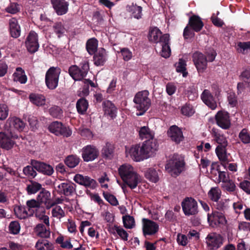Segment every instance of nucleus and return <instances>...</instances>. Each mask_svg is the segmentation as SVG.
<instances>
[{
  "label": "nucleus",
  "instance_id": "1",
  "mask_svg": "<svg viewBox=\"0 0 250 250\" xmlns=\"http://www.w3.org/2000/svg\"><path fill=\"white\" fill-rule=\"evenodd\" d=\"M156 151V145L149 141L132 146L129 149V154L132 159L140 161L149 157Z\"/></svg>",
  "mask_w": 250,
  "mask_h": 250
},
{
  "label": "nucleus",
  "instance_id": "2",
  "mask_svg": "<svg viewBox=\"0 0 250 250\" xmlns=\"http://www.w3.org/2000/svg\"><path fill=\"white\" fill-rule=\"evenodd\" d=\"M118 173L124 183L130 189L137 188L140 182V177L129 164H124L118 168Z\"/></svg>",
  "mask_w": 250,
  "mask_h": 250
},
{
  "label": "nucleus",
  "instance_id": "3",
  "mask_svg": "<svg viewBox=\"0 0 250 250\" xmlns=\"http://www.w3.org/2000/svg\"><path fill=\"white\" fill-rule=\"evenodd\" d=\"M185 166L184 158L177 153H174L167 161L165 168L171 176L176 177L184 170Z\"/></svg>",
  "mask_w": 250,
  "mask_h": 250
},
{
  "label": "nucleus",
  "instance_id": "4",
  "mask_svg": "<svg viewBox=\"0 0 250 250\" xmlns=\"http://www.w3.org/2000/svg\"><path fill=\"white\" fill-rule=\"evenodd\" d=\"M149 95V92L147 90L139 92L135 95L133 102L136 104V108L140 111L138 115H143L150 107L151 102Z\"/></svg>",
  "mask_w": 250,
  "mask_h": 250
},
{
  "label": "nucleus",
  "instance_id": "5",
  "mask_svg": "<svg viewBox=\"0 0 250 250\" xmlns=\"http://www.w3.org/2000/svg\"><path fill=\"white\" fill-rule=\"evenodd\" d=\"M61 69L58 66H51L46 71L45 82L47 87L49 89H54L58 86V82Z\"/></svg>",
  "mask_w": 250,
  "mask_h": 250
},
{
  "label": "nucleus",
  "instance_id": "6",
  "mask_svg": "<svg viewBox=\"0 0 250 250\" xmlns=\"http://www.w3.org/2000/svg\"><path fill=\"white\" fill-rule=\"evenodd\" d=\"M181 205L182 210L186 216L195 215L199 212L197 202L192 197H186Z\"/></svg>",
  "mask_w": 250,
  "mask_h": 250
},
{
  "label": "nucleus",
  "instance_id": "7",
  "mask_svg": "<svg viewBox=\"0 0 250 250\" xmlns=\"http://www.w3.org/2000/svg\"><path fill=\"white\" fill-rule=\"evenodd\" d=\"M213 119H210V121ZM216 124L223 129H228L231 127L230 114L225 110H220L215 114L214 119Z\"/></svg>",
  "mask_w": 250,
  "mask_h": 250
},
{
  "label": "nucleus",
  "instance_id": "8",
  "mask_svg": "<svg viewBox=\"0 0 250 250\" xmlns=\"http://www.w3.org/2000/svg\"><path fill=\"white\" fill-rule=\"evenodd\" d=\"M48 129L56 136L69 137L72 134V131L69 127L64 126L58 121H53L48 126Z\"/></svg>",
  "mask_w": 250,
  "mask_h": 250
},
{
  "label": "nucleus",
  "instance_id": "9",
  "mask_svg": "<svg viewBox=\"0 0 250 250\" xmlns=\"http://www.w3.org/2000/svg\"><path fill=\"white\" fill-rule=\"evenodd\" d=\"M43 200L36 201L32 199V216L35 214L36 218L42 220L43 223L49 225V218L45 214V207L42 205Z\"/></svg>",
  "mask_w": 250,
  "mask_h": 250
},
{
  "label": "nucleus",
  "instance_id": "10",
  "mask_svg": "<svg viewBox=\"0 0 250 250\" xmlns=\"http://www.w3.org/2000/svg\"><path fill=\"white\" fill-rule=\"evenodd\" d=\"M224 238L221 234L215 232H211L208 234L206 237L207 247L210 250H215L219 249L223 245Z\"/></svg>",
  "mask_w": 250,
  "mask_h": 250
},
{
  "label": "nucleus",
  "instance_id": "11",
  "mask_svg": "<svg viewBox=\"0 0 250 250\" xmlns=\"http://www.w3.org/2000/svg\"><path fill=\"white\" fill-rule=\"evenodd\" d=\"M5 127L11 134L13 132H21L23 131L25 127V124L20 118L12 116L10 117L7 120Z\"/></svg>",
  "mask_w": 250,
  "mask_h": 250
},
{
  "label": "nucleus",
  "instance_id": "12",
  "mask_svg": "<svg viewBox=\"0 0 250 250\" xmlns=\"http://www.w3.org/2000/svg\"><path fill=\"white\" fill-rule=\"evenodd\" d=\"M142 231L144 236L154 235L159 231V224L148 219H142Z\"/></svg>",
  "mask_w": 250,
  "mask_h": 250
},
{
  "label": "nucleus",
  "instance_id": "13",
  "mask_svg": "<svg viewBox=\"0 0 250 250\" xmlns=\"http://www.w3.org/2000/svg\"><path fill=\"white\" fill-rule=\"evenodd\" d=\"M192 59L199 73H202L207 69L208 60L203 53L199 51L195 52L192 55Z\"/></svg>",
  "mask_w": 250,
  "mask_h": 250
},
{
  "label": "nucleus",
  "instance_id": "14",
  "mask_svg": "<svg viewBox=\"0 0 250 250\" xmlns=\"http://www.w3.org/2000/svg\"><path fill=\"white\" fill-rule=\"evenodd\" d=\"M35 169L38 172L44 174L50 175L53 174L54 170L52 166L44 162L32 160V178L37 175V172L34 170Z\"/></svg>",
  "mask_w": 250,
  "mask_h": 250
},
{
  "label": "nucleus",
  "instance_id": "15",
  "mask_svg": "<svg viewBox=\"0 0 250 250\" xmlns=\"http://www.w3.org/2000/svg\"><path fill=\"white\" fill-rule=\"evenodd\" d=\"M99 156V150L94 146L87 145L82 148V157L85 162L92 161Z\"/></svg>",
  "mask_w": 250,
  "mask_h": 250
},
{
  "label": "nucleus",
  "instance_id": "16",
  "mask_svg": "<svg viewBox=\"0 0 250 250\" xmlns=\"http://www.w3.org/2000/svg\"><path fill=\"white\" fill-rule=\"evenodd\" d=\"M76 187L77 185L75 183L66 181L58 185L57 192L60 195L63 194L66 196H71L76 193Z\"/></svg>",
  "mask_w": 250,
  "mask_h": 250
},
{
  "label": "nucleus",
  "instance_id": "17",
  "mask_svg": "<svg viewBox=\"0 0 250 250\" xmlns=\"http://www.w3.org/2000/svg\"><path fill=\"white\" fill-rule=\"evenodd\" d=\"M167 135L171 141L179 145L184 139V137L181 129L176 125L170 126L167 131Z\"/></svg>",
  "mask_w": 250,
  "mask_h": 250
},
{
  "label": "nucleus",
  "instance_id": "18",
  "mask_svg": "<svg viewBox=\"0 0 250 250\" xmlns=\"http://www.w3.org/2000/svg\"><path fill=\"white\" fill-rule=\"evenodd\" d=\"M162 47L160 55L165 59L168 58L171 54L170 35L164 34L160 37V43Z\"/></svg>",
  "mask_w": 250,
  "mask_h": 250
},
{
  "label": "nucleus",
  "instance_id": "19",
  "mask_svg": "<svg viewBox=\"0 0 250 250\" xmlns=\"http://www.w3.org/2000/svg\"><path fill=\"white\" fill-rule=\"evenodd\" d=\"M73 180L79 184L85 186L86 188L95 189L98 185L97 182L95 180L88 176H83L80 174H76Z\"/></svg>",
  "mask_w": 250,
  "mask_h": 250
},
{
  "label": "nucleus",
  "instance_id": "20",
  "mask_svg": "<svg viewBox=\"0 0 250 250\" xmlns=\"http://www.w3.org/2000/svg\"><path fill=\"white\" fill-rule=\"evenodd\" d=\"M17 135H12L10 133L8 135L3 132H0V146L6 150H9L12 148L14 144V139L17 138Z\"/></svg>",
  "mask_w": 250,
  "mask_h": 250
},
{
  "label": "nucleus",
  "instance_id": "21",
  "mask_svg": "<svg viewBox=\"0 0 250 250\" xmlns=\"http://www.w3.org/2000/svg\"><path fill=\"white\" fill-rule=\"evenodd\" d=\"M208 221L213 227L227 223V220L224 214L218 211L213 212L211 215L208 214Z\"/></svg>",
  "mask_w": 250,
  "mask_h": 250
},
{
  "label": "nucleus",
  "instance_id": "22",
  "mask_svg": "<svg viewBox=\"0 0 250 250\" xmlns=\"http://www.w3.org/2000/svg\"><path fill=\"white\" fill-rule=\"evenodd\" d=\"M27 207L16 206L14 208V213L16 216L19 219H25L31 215L28 211L31 208V200L26 202Z\"/></svg>",
  "mask_w": 250,
  "mask_h": 250
},
{
  "label": "nucleus",
  "instance_id": "23",
  "mask_svg": "<svg viewBox=\"0 0 250 250\" xmlns=\"http://www.w3.org/2000/svg\"><path fill=\"white\" fill-rule=\"evenodd\" d=\"M139 136L142 140L146 139L147 140L143 143H146L148 141L150 142H154L156 145V150L158 149L159 145L156 139L154 138L153 132L150 130L148 126H144L140 128L139 130Z\"/></svg>",
  "mask_w": 250,
  "mask_h": 250
},
{
  "label": "nucleus",
  "instance_id": "24",
  "mask_svg": "<svg viewBox=\"0 0 250 250\" xmlns=\"http://www.w3.org/2000/svg\"><path fill=\"white\" fill-rule=\"evenodd\" d=\"M51 2L58 15H63L68 12L69 2L65 0H51Z\"/></svg>",
  "mask_w": 250,
  "mask_h": 250
},
{
  "label": "nucleus",
  "instance_id": "25",
  "mask_svg": "<svg viewBox=\"0 0 250 250\" xmlns=\"http://www.w3.org/2000/svg\"><path fill=\"white\" fill-rule=\"evenodd\" d=\"M201 99L203 102L211 109H215L216 108V102L211 92L207 89H205L202 93Z\"/></svg>",
  "mask_w": 250,
  "mask_h": 250
},
{
  "label": "nucleus",
  "instance_id": "26",
  "mask_svg": "<svg viewBox=\"0 0 250 250\" xmlns=\"http://www.w3.org/2000/svg\"><path fill=\"white\" fill-rule=\"evenodd\" d=\"M188 25L193 31L198 32L202 30L204 24L199 16L192 15L189 18Z\"/></svg>",
  "mask_w": 250,
  "mask_h": 250
},
{
  "label": "nucleus",
  "instance_id": "27",
  "mask_svg": "<svg viewBox=\"0 0 250 250\" xmlns=\"http://www.w3.org/2000/svg\"><path fill=\"white\" fill-rule=\"evenodd\" d=\"M38 192H39V193L37 195L36 201L43 200V199L46 198L48 193L47 190L42 188L41 184L32 181V194H35Z\"/></svg>",
  "mask_w": 250,
  "mask_h": 250
},
{
  "label": "nucleus",
  "instance_id": "28",
  "mask_svg": "<svg viewBox=\"0 0 250 250\" xmlns=\"http://www.w3.org/2000/svg\"><path fill=\"white\" fill-rule=\"evenodd\" d=\"M102 105L105 114L108 115L112 119L116 117L117 108L114 104L110 101H105L103 103Z\"/></svg>",
  "mask_w": 250,
  "mask_h": 250
},
{
  "label": "nucleus",
  "instance_id": "29",
  "mask_svg": "<svg viewBox=\"0 0 250 250\" xmlns=\"http://www.w3.org/2000/svg\"><path fill=\"white\" fill-rule=\"evenodd\" d=\"M93 61L94 64L97 66L103 65L106 61V50L103 48H100L93 54Z\"/></svg>",
  "mask_w": 250,
  "mask_h": 250
},
{
  "label": "nucleus",
  "instance_id": "30",
  "mask_svg": "<svg viewBox=\"0 0 250 250\" xmlns=\"http://www.w3.org/2000/svg\"><path fill=\"white\" fill-rule=\"evenodd\" d=\"M68 74L75 81H80L84 78L79 67L77 65H72L69 67Z\"/></svg>",
  "mask_w": 250,
  "mask_h": 250
},
{
  "label": "nucleus",
  "instance_id": "31",
  "mask_svg": "<svg viewBox=\"0 0 250 250\" xmlns=\"http://www.w3.org/2000/svg\"><path fill=\"white\" fill-rule=\"evenodd\" d=\"M9 24L11 36L15 38L19 37L21 34V29L17 20L12 18L9 20Z\"/></svg>",
  "mask_w": 250,
  "mask_h": 250
},
{
  "label": "nucleus",
  "instance_id": "32",
  "mask_svg": "<svg viewBox=\"0 0 250 250\" xmlns=\"http://www.w3.org/2000/svg\"><path fill=\"white\" fill-rule=\"evenodd\" d=\"M127 9L130 13V16L139 20L142 17V7L133 3L131 5L127 6Z\"/></svg>",
  "mask_w": 250,
  "mask_h": 250
},
{
  "label": "nucleus",
  "instance_id": "33",
  "mask_svg": "<svg viewBox=\"0 0 250 250\" xmlns=\"http://www.w3.org/2000/svg\"><path fill=\"white\" fill-rule=\"evenodd\" d=\"M114 147L110 143L107 142L103 147L101 153L103 158L111 159L114 155Z\"/></svg>",
  "mask_w": 250,
  "mask_h": 250
},
{
  "label": "nucleus",
  "instance_id": "34",
  "mask_svg": "<svg viewBox=\"0 0 250 250\" xmlns=\"http://www.w3.org/2000/svg\"><path fill=\"white\" fill-rule=\"evenodd\" d=\"M98 41L96 38L88 39L86 43V49L90 55H93L98 50Z\"/></svg>",
  "mask_w": 250,
  "mask_h": 250
},
{
  "label": "nucleus",
  "instance_id": "35",
  "mask_svg": "<svg viewBox=\"0 0 250 250\" xmlns=\"http://www.w3.org/2000/svg\"><path fill=\"white\" fill-rule=\"evenodd\" d=\"M49 114L54 118L62 119L63 117L62 109L59 106L53 105L48 109Z\"/></svg>",
  "mask_w": 250,
  "mask_h": 250
},
{
  "label": "nucleus",
  "instance_id": "36",
  "mask_svg": "<svg viewBox=\"0 0 250 250\" xmlns=\"http://www.w3.org/2000/svg\"><path fill=\"white\" fill-rule=\"evenodd\" d=\"M162 32L157 27H154L149 30L148 34L149 41L154 43H160V38L162 36Z\"/></svg>",
  "mask_w": 250,
  "mask_h": 250
},
{
  "label": "nucleus",
  "instance_id": "37",
  "mask_svg": "<svg viewBox=\"0 0 250 250\" xmlns=\"http://www.w3.org/2000/svg\"><path fill=\"white\" fill-rule=\"evenodd\" d=\"M34 233L41 238H48L50 236V231L43 224H38L34 229Z\"/></svg>",
  "mask_w": 250,
  "mask_h": 250
},
{
  "label": "nucleus",
  "instance_id": "38",
  "mask_svg": "<svg viewBox=\"0 0 250 250\" xmlns=\"http://www.w3.org/2000/svg\"><path fill=\"white\" fill-rule=\"evenodd\" d=\"M76 107L77 112L81 115H83L88 109V102L84 98H81L77 101Z\"/></svg>",
  "mask_w": 250,
  "mask_h": 250
},
{
  "label": "nucleus",
  "instance_id": "39",
  "mask_svg": "<svg viewBox=\"0 0 250 250\" xmlns=\"http://www.w3.org/2000/svg\"><path fill=\"white\" fill-rule=\"evenodd\" d=\"M212 135L214 140L218 144L217 146H228V141L226 138L214 129L212 130Z\"/></svg>",
  "mask_w": 250,
  "mask_h": 250
},
{
  "label": "nucleus",
  "instance_id": "40",
  "mask_svg": "<svg viewBox=\"0 0 250 250\" xmlns=\"http://www.w3.org/2000/svg\"><path fill=\"white\" fill-rule=\"evenodd\" d=\"M13 80L19 82L21 83H25L27 81V77L24 71L21 67L16 68V72L13 75Z\"/></svg>",
  "mask_w": 250,
  "mask_h": 250
},
{
  "label": "nucleus",
  "instance_id": "41",
  "mask_svg": "<svg viewBox=\"0 0 250 250\" xmlns=\"http://www.w3.org/2000/svg\"><path fill=\"white\" fill-rule=\"evenodd\" d=\"M35 247L39 250H51L53 248L52 244L43 238L38 240Z\"/></svg>",
  "mask_w": 250,
  "mask_h": 250
},
{
  "label": "nucleus",
  "instance_id": "42",
  "mask_svg": "<svg viewBox=\"0 0 250 250\" xmlns=\"http://www.w3.org/2000/svg\"><path fill=\"white\" fill-rule=\"evenodd\" d=\"M46 99L44 95L32 93V104L37 106H43L46 104Z\"/></svg>",
  "mask_w": 250,
  "mask_h": 250
},
{
  "label": "nucleus",
  "instance_id": "43",
  "mask_svg": "<svg viewBox=\"0 0 250 250\" xmlns=\"http://www.w3.org/2000/svg\"><path fill=\"white\" fill-rule=\"evenodd\" d=\"M80 161V158L76 155H70L66 157L64 160L67 167L72 168L78 166Z\"/></svg>",
  "mask_w": 250,
  "mask_h": 250
},
{
  "label": "nucleus",
  "instance_id": "44",
  "mask_svg": "<svg viewBox=\"0 0 250 250\" xmlns=\"http://www.w3.org/2000/svg\"><path fill=\"white\" fill-rule=\"evenodd\" d=\"M145 177L154 183H156L159 179L158 172L153 168H149L146 171Z\"/></svg>",
  "mask_w": 250,
  "mask_h": 250
},
{
  "label": "nucleus",
  "instance_id": "45",
  "mask_svg": "<svg viewBox=\"0 0 250 250\" xmlns=\"http://www.w3.org/2000/svg\"><path fill=\"white\" fill-rule=\"evenodd\" d=\"M227 146H217L215 149L216 155L221 161L226 162L228 160Z\"/></svg>",
  "mask_w": 250,
  "mask_h": 250
},
{
  "label": "nucleus",
  "instance_id": "46",
  "mask_svg": "<svg viewBox=\"0 0 250 250\" xmlns=\"http://www.w3.org/2000/svg\"><path fill=\"white\" fill-rule=\"evenodd\" d=\"M239 79L241 81L247 83V86L250 91V67L248 66L243 69L241 74L239 75Z\"/></svg>",
  "mask_w": 250,
  "mask_h": 250
},
{
  "label": "nucleus",
  "instance_id": "47",
  "mask_svg": "<svg viewBox=\"0 0 250 250\" xmlns=\"http://www.w3.org/2000/svg\"><path fill=\"white\" fill-rule=\"evenodd\" d=\"M53 29L59 38L62 37L66 31L64 24L61 22H55L53 26Z\"/></svg>",
  "mask_w": 250,
  "mask_h": 250
},
{
  "label": "nucleus",
  "instance_id": "48",
  "mask_svg": "<svg viewBox=\"0 0 250 250\" xmlns=\"http://www.w3.org/2000/svg\"><path fill=\"white\" fill-rule=\"evenodd\" d=\"M208 195L212 201L218 202L221 198V192L218 188H211L208 193Z\"/></svg>",
  "mask_w": 250,
  "mask_h": 250
},
{
  "label": "nucleus",
  "instance_id": "49",
  "mask_svg": "<svg viewBox=\"0 0 250 250\" xmlns=\"http://www.w3.org/2000/svg\"><path fill=\"white\" fill-rule=\"evenodd\" d=\"M204 54L206 56L208 62H212L215 60L217 53L213 48L206 47L205 48Z\"/></svg>",
  "mask_w": 250,
  "mask_h": 250
},
{
  "label": "nucleus",
  "instance_id": "50",
  "mask_svg": "<svg viewBox=\"0 0 250 250\" xmlns=\"http://www.w3.org/2000/svg\"><path fill=\"white\" fill-rule=\"evenodd\" d=\"M236 50L238 52L245 54L248 50H250V42H238Z\"/></svg>",
  "mask_w": 250,
  "mask_h": 250
},
{
  "label": "nucleus",
  "instance_id": "51",
  "mask_svg": "<svg viewBox=\"0 0 250 250\" xmlns=\"http://www.w3.org/2000/svg\"><path fill=\"white\" fill-rule=\"evenodd\" d=\"M123 222L124 227L127 229H131L135 225L134 217L129 215L123 216Z\"/></svg>",
  "mask_w": 250,
  "mask_h": 250
},
{
  "label": "nucleus",
  "instance_id": "52",
  "mask_svg": "<svg viewBox=\"0 0 250 250\" xmlns=\"http://www.w3.org/2000/svg\"><path fill=\"white\" fill-rule=\"evenodd\" d=\"M186 62L182 59H180L178 63L176 65V71L178 72L182 73L183 77H186L188 72L186 71Z\"/></svg>",
  "mask_w": 250,
  "mask_h": 250
},
{
  "label": "nucleus",
  "instance_id": "53",
  "mask_svg": "<svg viewBox=\"0 0 250 250\" xmlns=\"http://www.w3.org/2000/svg\"><path fill=\"white\" fill-rule=\"evenodd\" d=\"M239 137L244 144L250 143V134L249 133L247 129H242L240 132Z\"/></svg>",
  "mask_w": 250,
  "mask_h": 250
},
{
  "label": "nucleus",
  "instance_id": "54",
  "mask_svg": "<svg viewBox=\"0 0 250 250\" xmlns=\"http://www.w3.org/2000/svg\"><path fill=\"white\" fill-rule=\"evenodd\" d=\"M181 114L184 116L190 117L195 112L192 106L190 104H186L181 109Z\"/></svg>",
  "mask_w": 250,
  "mask_h": 250
},
{
  "label": "nucleus",
  "instance_id": "55",
  "mask_svg": "<svg viewBox=\"0 0 250 250\" xmlns=\"http://www.w3.org/2000/svg\"><path fill=\"white\" fill-rule=\"evenodd\" d=\"M9 114V108L8 106L4 104H0V120L3 121L5 120Z\"/></svg>",
  "mask_w": 250,
  "mask_h": 250
},
{
  "label": "nucleus",
  "instance_id": "56",
  "mask_svg": "<svg viewBox=\"0 0 250 250\" xmlns=\"http://www.w3.org/2000/svg\"><path fill=\"white\" fill-rule=\"evenodd\" d=\"M103 195L105 199L111 205L117 206L119 204L118 201L114 195L104 192Z\"/></svg>",
  "mask_w": 250,
  "mask_h": 250
},
{
  "label": "nucleus",
  "instance_id": "57",
  "mask_svg": "<svg viewBox=\"0 0 250 250\" xmlns=\"http://www.w3.org/2000/svg\"><path fill=\"white\" fill-rule=\"evenodd\" d=\"M9 228L10 232L14 234H18L20 232L21 229L20 224L16 221L11 222Z\"/></svg>",
  "mask_w": 250,
  "mask_h": 250
},
{
  "label": "nucleus",
  "instance_id": "58",
  "mask_svg": "<svg viewBox=\"0 0 250 250\" xmlns=\"http://www.w3.org/2000/svg\"><path fill=\"white\" fill-rule=\"evenodd\" d=\"M176 241L181 246H185L188 243V238L187 235L178 233L177 235Z\"/></svg>",
  "mask_w": 250,
  "mask_h": 250
},
{
  "label": "nucleus",
  "instance_id": "59",
  "mask_svg": "<svg viewBox=\"0 0 250 250\" xmlns=\"http://www.w3.org/2000/svg\"><path fill=\"white\" fill-rule=\"evenodd\" d=\"M117 229L116 232L121 239H123L124 241H128V233L121 227H115Z\"/></svg>",
  "mask_w": 250,
  "mask_h": 250
},
{
  "label": "nucleus",
  "instance_id": "60",
  "mask_svg": "<svg viewBox=\"0 0 250 250\" xmlns=\"http://www.w3.org/2000/svg\"><path fill=\"white\" fill-rule=\"evenodd\" d=\"M79 69L83 77H85L88 74L89 69L88 62L83 61L80 63Z\"/></svg>",
  "mask_w": 250,
  "mask_h": 250
},
{
  "label": "nucleus",
  "instance_id": "61",
  "mask_svg": "<svg viewBox=\"0 0 250 250\" xmlns=\"http://www.w3.org/2000/svg\"><path fill=\"white\" fill-rule=\"evenodd\" d=\"M222 188L228 191L233 192L235 190L236 186L231 180H229L228 182L223 184Z\"/></svg>",
  "mask_w": 250,
  "mask_h": 250
},
{
  "label": "nucleus",
  "instance_id": "62",
  "mask_svg": "<svg viewBox=\"0 0 250 250\" xmlns=\"http://www.w3.org/2000/svg\"><path fill=\"white\" fill-rule=\"evenodd\" d=\"M51 213L54 217H63L65 216V212L60 206H57L53 208Z\"/></svg>",
  "mask_w": 250,
  "mask_h": 250
},
{
  "label": "nucleus",
  "instance_id": "63",
  "mask_svg": "<svg viewBox=\"0 0 250 250\" xmlns=\"http://www.w3.org/2000/svg\"><path fill=\"white\" fill-rule=\"evenodd\" d=\"M39 47L38 42V34L32 31V53L36 52Z\"/></svg>",
  "mask_w": 250,
  "mask_h": 250
},
{
  "label": "nucleus",
  "instance_id": "64",
  "mask_svg": "<svg viewBox=\"0 0 250 250\" xmlns=\"http://www.w3.org/2000/svg\"><path fill=\"white\" fill-rule=\"evenodd\" d=\"M5 11L9 13L15 14L19 11V5L16 3H11L5 8Z\"/></svg>",
  "mask_w": 250,
  "mask_h": 250
}]
</instances>
